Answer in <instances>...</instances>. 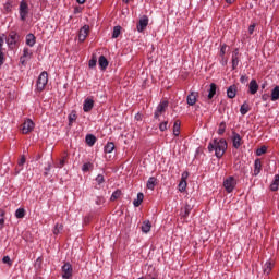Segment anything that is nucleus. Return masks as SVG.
I'll list each match as a JSON object with an SVG mask.
<instances>
[{
    "label": "nucleus",
    "instance_id": "8fccbe9b",
    "mask_svg": "<svg viewBox=\"0 0 279 279\" xmlns=\"http://www.w3.org/2000/svg\"><path fill=\"white\" fill-rule=\"evenodd\" d=\"M66 165V157H63L60 161L59 165L57 166L59 169H62L63 166Z\"/></svg>",
    "mask_w": 279,
    "mask_h": 279
},
{
    "label": "nucleus",
    "instance_id": "bb28decb",
    "mask_svg": "<svg viewBox=\"0 0 279 279\" xmlns=\"http://www.w3.org/2000/svg\"><path fill=\"white\" fill-rule=\"evenodd\" d=\"M271 101H278L279 99V86L274 87L271 90Z\"/></svg>",
    "mask_w": 279,
    "mask_h": 279
},
{
    "label": "nucleus",
    "instance_id": "cd10ccee",
    "mask_svg": "<svg viewBox=\"0 0 279 279\" xmlns=\"http://www.w3.org/2000/svg\"><path fill=\"white\" fill-rule=\"evenodd\" d=\"M241 114L245 116L250 112V105L247 101L243 102V105L240 107Z\"/></svg>",
    "mask_w": 279,
    "mask_h": 279
},
{
    "label": "nucleus",
    "instance_id": "f03ea898",
    "mask_svg": "<svg viewBox=\"0 0 279 279\" xmlns=\"http://www.w3.org/2000/svg\"><path fill=\"white\" fill-rule=\"evenodd\" d=\"M48 82H49V74L46 71L41 72L37 78V84H36L37 90H39V93H43Z\"/></svg>",
    "mask_w": 279,
    "mask_h": 279
},
{
    "label": "nucleus",
    "instance_id": "5701e85b",
    "mask_svg": "<svg viewBox=\"0 0 279 279\" xmlns=\"http://www.w3.org/2000/svg\"><path fill=\"white\" fill-rule=\"evenodd\" d=\"M143 199H145V195L142 192H140L137 194V198L133 201V205L135 206V208H138V206L143 204Z\"/></svg>",
    "mask_w": 279,
    "mask_h": 279
},
{
    "label": "nucleus",
    "instance_id": "39448f33",
    "mask_svg": "<svg viewBox=\"0 0 279 279\" xmlns=\"http://www.w3.org/2000/svg\"><path fill=\"white\" fill-rule=\"evenodd\" d=\"M223 186L227 193H232L234 191V186H236V180L234 177H229L223 181Z\"/></svg>",
    "mask_w": 279,
    "mask_h": 279
},
{
    "label": "nucleus",
    "instance_id": "e2e57ef3",
    "mask_svg": "<svg viewBox=\"0 0 279 279\" xmlns=\"http://www.w3.org/2000/svg\"><path fill=\"white\" fill-rule=\"evenodd\" d=\"M226 3L232 4L234 3V0H226Z\"/></svg>",
    "mask_w": 279,
    "mask_h": 279
},
{
    "label": "nucleus",
    "instance_id": "412c9836",
    "mask_svg": "<svg viewBox=\"0 0 279 279\" xmlns=\"http://www.w3.org/2000/svg\"><path fill=\"white\" fill-rule=\"evenodd\" d=\"M85 142L89 147H93V145H95V143H97V137L93 134H88L85 137Z\"/></svg>",
    "mask_w": 279,
    "mask_h": 279
},
{
    "label": "nucleus",
    "instance_id": "37998d69",
    "mask_svg": "<svg viewBox=\"0 0 279 279\" xmlns=\"http://www.w3.org/2000/svg\"><path fill=\"white\" fill-rule=\"evenodd\" d=\"M167 125H169V122H168V121L161 122V123L159 124V130H160V132H166Z\"/></svg>",
    "mask_w": 279,
    "mask_h": 279
},
{
    "label": "nucleus",
    "instance_id": "20e7f679",
    "mask_svg": "<svg viewBox=\"0 0 279 279\" xmlns=\"http://www.w3.org/2000/svg\"><path fill=\"white\" fill-rule=\"evenodd\" d=\"M62 278L63 279H70L73 278V266L71 263H65L62 268Z\"/></svg>",
    "mask_w": 279,
    "mask_h": 279
},
{
    "label": "nucleus",
    "instance_id": "de8ad7c7",
    "mask_svg": "<svg viewBox=\"0 0 279 279\" xmlns=\"http://www.w3.org/2000/svg\"><path fill=\"white\" fill-rule=\"evenodd\" d=\"M240 82H241V84H247V82H250V76H247V75H242V76L240 77Z\"/></svg>",
    "mask_w": 279,
    "mask_h": 279
},
{
    "label": "nucleus",
    "instance_id": "2eb2a0df",
    "mask_svg": "<svg viewBox=\"0 0 279 279\" xmlns=\"http://www.w3.org/2000/svg\"><path fill=\"white\" fill-rule=\"evenodd\" d=\"M248 92L251 95H256L258 93V83L256 80H252L248 84Z\"/></svg>",
    "mask_w": 279,
    "mask_h": 279
},
{
    "label": "nucleus",
    "instance_id": "2f4dec72",
    "mask_svg": "<svg viewBox=\"0 0 279 279\" xmlns=\"http://www.w3.org/2000/svg\"><path fill=\"white\" fill-rule=\"evenodd\" d=\"M4 223H5V210L0 209V230H3Z\"/></svg>",
    "mask_w": 279,
    "mask_h": 279
},
{
    "label": "nucleus",
    "instance_id": "f3484780",
    "mask_svg": "<svg viewBox=\"0 0 279 279\" xmlns=\"http://www.w3.org/2000/svg\"><path fill=\"white\" fill-rule=\"evenodd\" d=\"M156 184H158V179L150 177L146 183V187L149 189V191H154V189H156Z\"/></svg>",
    "mask_w": 279,
    "mask_h": 279
},
{
    "label": "nucleus",
    "instance_id": "a19ab883",
    "mask_svg": "<svg viewBox=\"0 0 279 279\" xmlns=\"http://www.w3.org/2000/svg\"><path fill=\"white\" fill-rule=\"evenodd\" d=\"M263 154H267V146H262L260 148H257L256 156H263Z\"/></svg>",
    "mask_w": 279,
    "mask_h": 279
},
{
    "label": "nucleus",
    "instance_id": "69168bd1",
    "mask_svg": "<svg viewBox=\"0 0 279 279\" xmlns=\"http://www.w3.org/2000/svg\"><path fill=\"white\" fill-rule=\"evenodd\" d=\"M151 279H156V278L153 277Z\"/></svg>",
    "mask_w": 279,
    "mask_h": 279
},
{
    "label": "nucleus",
    "instance_id": "3c124183",
    "mask_svg": "<svg viewBox=\"0 0 279 279\" xmlns=\"http://www.w3.org/2000/svg\"><path fill=\"white\" fill-rule=\"evenodd\" d=\"M4 10L5 12H12V3L10 2L4 3Z\"/></svg>",
    "mask_w": 279,
    "mask_h": 279
},
{
    "label": "nucleus",
    "instance_id": "6ab92c4d",
    "mask_svg": "<svg viewBox=\"0 0 279 279\" xmlns=\"http://www.w3.org/2000/svg\"><path fill=\"white\" fill-rule=\"evenodd\" d=\"M262 169H263V162L260 161V159H256L254 161V175H258Z\"/></svg>",
    "mask_w": 279,
    "mask_h": 279
},
{
    "label": "nucleus",
    "instance_id": "a878e982",
    "mask_svg": "<svg viewBox=\"0 0 279 279\" xmlns=\"http://www.w3.org/2000/svg\"><path fill=\"white\" fill-rule=\"evenodd\" d=\"M150 230H151V222H149V220L144 221L142 225V232H144V234H147V232H150Z\"/></svg>",
    "mask_w": 279,
    "mask_h": 279
},
{
    "label": "nucleus",
    "instance_id": "49530a36",
    "mask_svg": "<svg viewBox=\"0 0 279 279\" xmlns=\"http://www.w3.org/2000/svg\"><path fill=\"white\" fill-rule=\"evenodd\" d=\"M96 182H97V184H104V182H106V179L104 178V174H98L96 177Z\"/></svg>",
    "mask_w": 279,
    "mask_h": 279
},
{
    "label": "nucleus",
    "instance_id": "7c9ffc66",
    "mask_svg": "<svg viewBox=\"0 0 279 279\" xmlns=\"http://www.w3.org/2000/svg\"><path fill=\"white\" fill-rule=\"evenodd\" d=\"M16 219H23L25 217V208H17L15 210Z\"/></svg>",
    "mask_w": 279,
    "mask_h": 279
},
{
    "label": "nucleus",
    "instance_id": "052dcab7",
    "mask_svg": "<svg viewBox=\"0 0 279 279\" xmlns=\"http://www.w3.org/2000/svg\"><path fill=\"white\" fill-rule=\"evenodd\" d=\"M3 49V38L0 37V51Z\"/></svg>",
    "mask_w": 279,
    "mask_h": 279
},
{
    "label": "nucleus",
    "instance_id": "79ce46f5",
    "mask_svg": "<svg viewBox=\"0 0 279 279\" xmlns=\"http://www.w3.org/2000/svg\"><path fill=\"white\" fill-rule=\"evenodd\" d=\"M89 169H93V163H90V162H86V163H84V165L82 166V171H83L84 173L88 172Z\"/></svg>",
    "mask_w": 279,
    "mask_h": 279
},
{
    "label": "nucleus",
    "instance_id": "393cba45",
    "mask_svg": "<svg viewBox=\"0 0 279 279\" xmlns=\"http://www.w3.org/2000/svg\"><path fill=\"white\" fill-rule=\"evenodd\" d=\"M69 119V125H73L75 121H77V112L75 110L71 111V113L68 116Z\"/></svg>",
    "mask_w": 279,
    "mask_h": 279
},
{
    "label": "nucleus",
    "instance_id": "dca6fc26",
    "mask_svg": "<svg viewBox=\"0 0 279 279\" xmlns=\"http://www.w3.org/2000/svg\"><path fill=\"white\" fill-rule=\"evenodd\" d=\"M191 210H193V205L186 203L184 208L181 209V217H189L191 215Z\"/></svg>",
    "mask_w": 279,
    "mask_h": 279
},
{
    "label": "nucleus",
    "instance_id": "0eeeda50",
    "mask_svg": "<svg viewBox=\"0 0 279 279\" xmlns=\"http://www.w3.org/2000/svg\"><path fill=\"white\" fill-rule=\"evenodd\" d=\"M149 25V17H147V15H143L138 23H137V32H145V29H147V26Z\"/></svg>",
    "mask_w": 279,
    "mask_h": 279
},
{
    "label": "nucleus",
    "instance_id": "a18cd8bd",
    "mask_svg": "<svg viewBox=\"0 0 279 279\" xmlns=\"http://www.w3.org/2000/svg\"><path fill=\"white\" fill-rule=\"evenodd\" d=\"M22 58H32V53L29 52V48L23 49Z\"/></svg>",
    "mask_w": 279,
    "mask_h": 279
},
{
    "label": "nucleus",
    "instance_id": "b1692460",
    "mask_svg": "<svg viewBox=\"0 0 279 279\" xmlns=\"http://www.w3.org/2000/svg\"><path fill=\"white\" fill-rule=\"evenodd\" d=\"M215 95H217V84L211 83L209 93H208V99H213V97H215Z\"/></svg>",
    "mask_w": 279,
    "mask_h": 279
},
{
    "label": "nucleus",
    "instance_id": "7ed1b4c3",
    "mask_svg": "<svg viewBox=\"0 0 279 279\" xmlns=\"http://www.w3.org/2000/svg\"><path fill=\"white\" fill-rule=\"evenodd\" d=\"M27 14H29V5L25 0H22L20 3V19L21 21H25L27 19Z\"/></svg>",
    "mask_w": 279,
    "mask_h": 279
},
{
    "label": "nucleus",
    "instance_id": "a211bd4d",
    "mask_svg": "<svg viewBox=\"0 0 279 279\" xmlns=\"http://www.w3.org/2000/svg\"><path fill=\"white\" fill-rule=\"evenodd\" d=\"M98 64L102 71H106V69H108V64H109L108 59H106L105 56H100L98 59Z\"/></svg>",
    "mask_w": 279,
    "mask_h": 279
},
{
    "label": "nucleus",
    "instance_id": "ddd939ff",
    "mask_svg": "<svg viewBox=\"0 0 279 279\" xmlns=\"http://www.w3.org/2000/svg\"><path fill=\"white\" fill-rule=\"evenodd\" d=\"M95 107V100L92 98H86L83 104V110L84 112H90L93 108Z\"/></svg>",
    "mask_w": 279,
    "mask_h": 279
},
{
    "label": "nucleus",
    "instance_id": "f704fd0d",
    "mask_svg": "<svg viewBox=\"0 0 279 279\" xmlns=\"http://www.w3.org/2000/svg\"><path fill=\"white\" fill-rule=\"evenodd\" d=\"M173 134L174 136H180V121L177 120L173 124Z\"/></svg>",
    "mask_w": 279,
    "mask_h": 279
},
{
    "label": "nucleus",
    "instance_id": "c85d7f7f",
    "mask_svg": "<svg viewBox=\"0 0 279 279\" xmlns=\"http://www.w3.org/2000/svg\"><path fill=\"white\" fill-rule=\"evenodd\" d=\"M105 154H112L114 151V144L112 142H109L105 145Z\"/></svg>",
    "mask_w": 279,
    "mask_h": 279
},
{
    "label": "nucleus",
    "instance_id": "6e6d98bb",
    "mask_svg": "<svg viewBox=\"0 0 279 279\" xmlns=\"http://www.w3.org/2000/svg\"><path fill=\"white\" fill-rule=\"evenodd\" d=\"M35 265H38V267H40V265H43V257H38V258L36 259Z\"/></svg>",
    "mask_w": 279,
    "mask_h": 279
},
{
    "label": "nucleus",
    "instance_id": "0e129e2a",
    "mask_svg": "<svg viewBox=\"0 0 279 279\" xmlns=\"http://www.w3.org/2000/svg\"><path fill=\"white\" fill-rule=\"evenodd\" d=\"M124 3H130V0H123Z\"/></svg>",
    "mask_w": 279,
    "mask_h": 279
},
{
    "label": "nucleus",
    "instance_id": "c9c22d12",
    "mask_svg": "<svg viewBox=\"0 0 279 279\" xmlns=\"http://www.w3.org/2000/svg\"><path fill=\"white\" fill-rule=\"evenodd\" d=\"M89 69H95L97 66V57L95 54L92 56V59L88 61Z\"/></svg>",
    "mask_w": 279,
    "mask_h": 279
},
{
    "label": "nucleus",
    "instance_id": "aec40b11",
    "mask_svg": "<svg viewBox=\"0 0 279 279\" xmlns=\"http://www.w3.org/2000/svg\"><path fill=\"white\" fill-rule=\"evenodd\" d=\"M26 45L28 47H34L36 45V36L34 34L26 35Z\"/></svg>",
    "mask_w": 279,
    "mask_h": 279
},
{
    "label": "nucleus",
    "instance_id": "f8f14e48",
    "mask_svg": "<svg viewBox=\"0 0 279 279\" xmlns=\"http://www.w3.org/2000/svg\"><path fill=\"white\" fill-rule=\"evenodd\" d=\"M242 138L241 135L236 132H232V145L234 147V149H239V147H241L242 145Z\"/></svg>",
    "mask_w": 279,
    "mask_h": 279
},
{
    "label": "nucleus",
    "instance_id": "603ef678",
    "mask_svg": "<svg viewBox=\"0 0 279 279\" xmlns=\"http://www.w3.org/2000/svg\"><path fill=\"white\" fill-rule=\"evenodd\" d=\"M49 171H51V163H48V167L45 168L44 175L48 177L49 175Z\"/></svg>",
    "mask_w": 279,
    "mask_h": 279
},
{
    "label": "nucleus",
    "instance_id": "f257e3e1",
    "mask_svg": "<svg viewBox=\"0 0 279 279\" xmlns=\"http://www.w3.org/2000/svg\"><path fill=\"white\" fill-rule=\"evenodd\" d=\"M226 149H228V142H226L225 138H220V140H213V142H210L208 144V151L213 153L215 151V156L216 158H223V154H226Z\"/></svg>",
    "mask_w": 279,
    "mask_h": 279
},
{
    "label": "nucleus",
    "instance_id": "1a4fd4ad",
    "mask_svg": "<svg viewBox=\"0 0 279 279\" xmlns=\"http://www.w3.org/2000/svg\"><path fill=\"white\" fill-rule=\"evenodd\" d=\"M19 38H20V36H19V34H16V32H11L7 39V45L11 48L15 47L16 43H19Z\"/></svg>",
    "mask_w": 279,
    "mask_h": 279
},
{
    "label": "nucleus",
    "instance_id": "4468645a",
    "mask_svg": "<svg viewBox=\"0 0 279 279\" xmlns=\"http://www.w3.org/2000/svg\"><path fill=\"white\" fill-rule=\"evenodd\" d=\"M236 92H238V87L235 84L229 86L227 89V97L229 99H234V97H236Z\"/></svg>",
    "mask_w": 279,
    "mask_h": 279
},
{
    "label": "nucleus",
    "instance_id": "5fc2aeb1",
    "mask_svg": "<svg viewBox=\"0 0 279 279\" xmlns=\"http://www.w3.org/2000/svg\"><path fill=\"white\" fill-rule=\"evenodd\" d=\"M25 160H26V159H25V156H22L21 159H20V161H19V163H17L19 167H23V165H25Z\"/></svg>",
    "mask_w": 279,
    "mask_h": 279
},
{
    "label": "nucleus",
    "instance_id": "4be33fe9",
    "mask_svg": "<svg viewBox=\"0 0 279 279\" xmlns=\"http://www.w3.org/2000/svg\"><path fill=\"white\" fill-rule=\"evenodd\" d=\"M279 189V174H276L271 184H270V191L276 192Z\"/></svg>",
    "mask_w": 279,
    "mask_h": 279
},
{
    "label": "nucleus",
    "instance_id": "e433bc0d",
    "mask_svg": "<svg viewBox=\"0 0 279 279\" xmlns=\"http://www.w3.org/2000/svg\"><path fill=\"white\" fill-rule=\"evenodd\" d=\"M64 229V226L62 223H57L53 229V234L58 235L62 230Z\"/></svg>",
    "mask_w": 279,
    "mask_h": 279
},
{
    "label": "nucleus",
    "instance_id": "4d7b16f0",
    "mask_svg": "<svg viewBox=\"0 0 279 279\" xmlns=\"http://www.w3.org/2000/svg\"><path fill=\"white\" fill-rule=\"evenodd\" d=\"M20 62L23 66H25V64H27V61H25V58L24 57H21L20 58Z\"/></svg>",
    "mask_w": 279,
    "mask_h": 279
},
{
    "label": "nucleus",
    "instance_id": "9d476101",
    "mask_svg": "<svg viewBox=\"0 0 279 279\" xmlns=\"http://www.w3.org/2000/svg\"><path fill=\"white\" fill-rule=\"evenodd\" d=\"M90 32V26L84 25L78 32V40L80 43H84L88 37V33Z\"/></svg>",
    "mask_w": 279,
    "mask_h": 279
},
{
    "label": "nucleus",
    "instance_id": "423d86ee",
    "mask_svg": "<svg viewBox=\"0 0 279 279\" xmlns=\"http://www.w3.org/2000/svg\"><path fill=\"white\" fill-rule=\"evenodd\" d=\"M167 108H169V101L163 100L161 101L158 106L157 109L155 111L154 118L155 119H159L160 116L162 114V112H165L167 110Z\"/></svg>",
    "mask_w": 279,
    "mask_h": 279
},
{
    "label": "nucleus",
    "instance_id": "c03bdc74",
    "mask_svg": "<svg viewBox=\"0 0 279 279\" xmlns=\"http://www.w3.org/2000/svg\"><path fill=\"white\" fill-rule=\"evenodd\" d=\"M2 263H4V265H9V267H12V259H10V256H4L2 258Z\"/></svg>",
    "mask_w": 279,
    "mask_h": 279
},
{
    "label": "nucleus",
    "instance_id": "864d4df0",
    "mask_svg": "<svg viewBox=\"0 0 279 279\" xmlns=\"http://www.w3.org/2000/svg\"><path fill=\"white\" fill-rule=\"evenodd\" d=\"M256 28V24L250 25L248 26V34H254V29Z\"/></svg>",
    "mask_w": 279,
    "mask_h": 279
},
{
    "label": "nucleus",
    "instance_id": "6e6552de",
    "mask_svg": "<svg viewBox=\"0 0 279 279\" xmlns=\"http://www.w3.org/2000/svg\"><path fill=\"white\" fill-rule=\"evenodd\" d=\"M35 123L34 121H32V119H27L22 126V134H29V132L34 131L35 128Z\"/></svg>",
    "mask_w": 279,
    "mask_h": 279
},
{
    "label": "nucleus",
    "instance_id": "bf43d9fd",
    "mask_svg": "<svg viewBox=\"0 0 279 279\" xmlns=\"http://www.w3.org/2000/svg\"><path fill=\"white\" fill-rule=\"evenodd\" d=\"M268 97H269V96H268L267 94H264V95L262 96L263 101H267Z\"/></svg>",
    "mask_w": 279,
    "mask_h": 279
},
{
    "label": "nucleus",
    "instance_id": "72a5a7b5",
    "mask_svg": "<svg viewBox=\"0 0 279 279\" xmlns=\"http://www.w3.org/2000/svg\"><path fill=\"white\" fill-rule=\"evenodd\" d=\"M179 191L181 193H184V191H186V179H184V177L181 179L179 183Z\"/></svg>",
    "mask_w": 279,
    "mask_h": 279
},
{
    "label": "nucleus",
    "instance_id": "ea45409f",
    "mask_svg": "<svg viewBox=\"0 0 279 279\" xmlns=\"http://www.w3.org/2000/svg\"><path fill=\"white\" fill-rule=\"evenodd\" d=\"M236 66H239V57L232 56V70H236Z\"/></svg>",
    "mask_w": 279,
    "mask_h": 279
},
{
    "label": "nucleus",
    "instance_id": "09e8293b",
    "mask_svg": "<svg viewBox=\"0 0 279 279\" xmlns=\"http://www.w3.org/2000/svg\"><path fill=\"white\" fill-rule=\"evenodd\" d=\"M226 49H228V46L223 44L220 48V57L223 58L226 56Z\"/></svg>",
    "mask_w": 279,
    "mask_h": 279
},
{
    "label": "nucleus",
    "instance_id": "13d9d810",
    "mask_svg": "<svg viewBox=\"0 0 279 279\" xmlns=\"http://www.w3.org/2000/svg\"><path fill=\"white\" fill-rule=\"evenodd\" d=\"M232 56H235V58H239V48H236V49L233 51Z\"/></svg>",
    "mask_w": 279,
    "mask_h": 279
},
{
    "label": "nucleus",
    "instance_id": "680f3d73",
    "mask_svg": "<svg viewBox=\"0 0 279 279\" xmlns=\"http://www.w3.org/2000/svg\"><path fill=\"white\" fill-rule=\"evenodd\" d=\"M77 3H80V5H83V3H86V0H76Z\"/></svg>",
    "mask_w": 279,
    "mask_h": 279
},
{
    "label": "nucleus",
    "instance_id": "4c0bfd02",
    "mask_svg": "<svg viewBox=\"0 0 279 279\" xmlns=\"http://www.w3.org/2000/svg\"><path fill=\"white\" fill-rule=\"evenodd\" d=\"M118 36H121V26L113 27L112 38H117Z\"/></svg>",
    "mask_w": 279,
    "mask_h": 279
},
{
    "label": "nucleus",
    "instance_id": "58836bf2",
    "mask_svg": "<svg viewBox=\"0 0 279 279\" xmlns=\"http://www.w3.org/2000/svg\"><path fill=\"white\" fill-rule=\"evenodd\" d=\"M226 133V122H221L218 128V134L219 136H222V134Z\"/></svg>",
    "mask_w": 279,
    "mask_h": 279
},
{
    "label": "nucleus",
    "instance_id": "473e14b6",
    "mask_svg": "<svg viewBox=\"0 0 279 279\" xmlns=\"http://www.w3.org/2000/svg\"><path fill=\"white\" fill-rule=\"evenodd\" d=\"M271 267L272 264L271 262H266L264 265V274H266V276H269V274H271Z\"/></svg>",
    "mask_w": 279,
    "mask_h": 279
},
{
    "label": "nucleus",
    "instance_id": "9b49d317",
    "mask_svg": "<svg viewBox=\"0 0 279 279\" xmlns=\"http://www.w3.org/2000/svg\"><path fill=\"white\" fill-rule=\"evenodd\" d=\"M197 97H199V93L191 92L186 97L187 106H195L197 104Z\"/></svg>",
    "mask_w": 279,
    "mask_h": 279
},
{
    "label": "nucleus",
    "instance_id": "c756f323",
    "mask_svg": "<svg viewBox=\"0 0 279 279\" xmlns=\"http://www.w3.org/2000/svg\"><path fill=\"white\" fill-rule=\"evenodd\" d=\"M121 190H116L110 197V202H117L121 197Z\"/></svg>",
    "mask_w": 279,
    "mask_h": 279
}]
</instances>
